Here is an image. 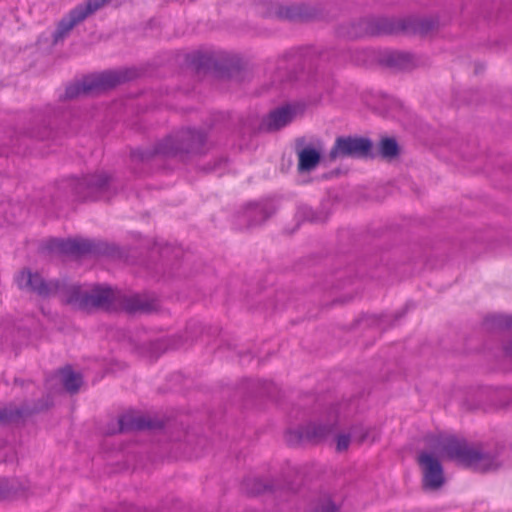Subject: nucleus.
<instances>
[{
    "label": "nucleus",
    "instance_id": "obj_23",
    "mask_svg": "<svg viewBox=\"0 0 512 512\" xmlns=\"http://www.w3.org/2000/svg\"><path fill=\"white\" fill-rule=\"evenodd\" d=\"M351 437L350 433H339L335 436V450L337 453H344L349 449Z\"/></svg>",
    "mask_w": 512,
    "mask_h": 512
},
{
    "label": "nucleus",
    "instance_id": "obj_33",
    "mask_svg": "<svg viewBox=\"0 0 512 512\" xmlns=\"http://www.w3.org/2000/svg\"><path fill=\"white\" fill-rule=\"evenodd\" d=\"M505 352L512 356V341L505 346Z\"/></svg>",
    "mask_w": 512,
    "mask_h": 512
},
{
    "label": "nucleus",
    "instance_id": "obj_11",
    "mask_svg": "<svg viewBox=\"0 0 512 512\" xmlns=\"http://www.w3.org/2000/svg\"><path fill=\"white\" fill-rule=\"evenodd\" d=\"M305 140L298 138L295 141V149L298 156V171L308 173L314 170L320 162V152L311 147H304Z\"/></svg>",
    "mask_w": 512,
    "mask_h": 512
},
{
    "label": "nucleus",
    "instance_id": "obj_8",
    "mask_svg": "<svg viewBox=\"0 0 512 512\" xmlns=\"http://www.w3.org/2000/svg\"><path fill=\"white\" fill-rule=\"evenodd\" d=\"M108 182L109 178L101 173L85 176L83 179L75 181L73 187L79 197L86 199L105 191Z\"/></svg>",
    "mask_w": 512,
    "mask_h": 512
},
{
    "label": "nucleus",
    "instance_id": "obj_2",
    "mask_svg": "<svg viewBox=\"0 0 512 512\" xmlns=\"http://www.w3.org/2000/svg\"><path fill=\"white\" fill-rule=\"evenodd\" d=\"M205 141L206 137L202 132L189 128L182 129L161 140L153 151H134L132 157L147 160L153 155H163L185 159L190 154L199 153Z\"/></svg>",
    "mask_w": 512,
    "mask_h": 512
},
{
    "label": "nucleus",
    "instance_id": "obj_18",
    "mask_svg": "<svg viewBox=\"0 0 512 512\" xmlns=\"http://www.w3.org/2000/svg\"><path fill=\"white\" fill-rule=\"evenodd\" d=\"M384 62L388 67L398 70L409 69L414 66L413 56L405 52H392L385 57Z\"/></svg>",
    "mask_w": 512,
    "mask_h": 512
},
{
    "label": "nucleus",
    "instance_id": "obj_22",
    "mask_svg": "<svg viewBox=\"0 0 512 512\" xmlns=\"http://www.w3.org/2000/svg\"><path fill=\"white\" fill-rule=\"evenodd\" d=\"M23 413L22 410L12 407L0 409V424L15 421L22 417Z\"/></svg>",
    "mask_w": 512,
    "mask_h": 512
},
{
    "label": "nucleus",
    "instance_id": "obj_26",
    "mask_svg": "<svg viewBox=\"0 0 512 512\" xmlns=\"http://www.w3.org/2000/svg\"><path fill=\"white\" fill-rule=\"evenodd\" d=\"M244 485L246 490L252 494H259L267 489V485L259 479H249Z\"/></svg>",
    "mask_w": 512,
    "mask_h": 512
},
{
    "label": "nucleus",
    "instance_id": "obj_5",
    "mask_svg": "<svg viewBox=\"0 0 512 512\" xmlns=\"http://www.w3.org/2000/svg\"><path fill=\"white\" fill-rule=\"evenodd\" d=\"M373 143L369 138L359 136H340L329 154L322 157V164L336 160L339 157L368 158L373 157Z\"/></svg>",
    "mask_w": 512,
    "mask_h": 512
},
{
    "label": "nucleus",
    "instance_id": "obj_30",
    "mask_svg": "<svg viewBox=\"0 0 512 512\" xmlns=\"http://www.w3.org/2000/svg\"><path fill=\"white\" fill-rule=\"evenodd\" d=\"M245 66H246V63L244 61H242L240 58L234 57L231 59V64L229 66V70L232 74L235 71H240V70L244 69Z\"/></svg>",
    "mask_w": 512,
    "mask_h": 512
},
{
    "label": "nucleus",
    "instance_id": "obj_28",
    "mask_svg": "<svg viewBox=\"0 0 512 512\" xmlns=\"http://www.w3.org/2000/svg\"><path fill=\"white\" fill-rule=\"evenodd\" d=\"M297 216L301 220L315 221L317 219V213L313 211L309 206L302 205L299 207Z\"/></svg>",
    "mask_w": 512,
    "mask_h": 512
},
{
    "label": "nucleus",
    "instance_id": "obj_7",
    "mask_svg": "<svg viewBox=\"0 0 512 512\" xmlns=\"http://www.w3.org/2000/svg\"><path fill=\"white\" fill-rule=\"evenodd\" d=\"M135 75L133 70L106 71L85 77L81 81V87L84 94L99 93L131 80Z\"/></svg>",
    "mask_w": 512,
    "mask_h": 512
},
{
    "label": "nucleus",
    "instance_id": "obj_25",
    "mask_svg": "<svg viewBox=\"0 0 512 512\" xmlns=\"http://www.w3.org/2000/svg\"><path fill=\"white\" fill-rule=\"evenodd\" d=\"M342 502L335 501L330 495L322 497V512H341Z\"/></svg>",
    "mask_w": 512,
    "mask_h": 512
},
{
    "label": "nucleus",
    "instance_id": "obj_10",
    "mask_svg": "<svg viewBox=\"0 0 512 512\" xmlns=\"http://www.w3.org/2000/svg\"><path fill=\"white\" fill-rule=\"evenodd\" d=\"M294 116L295 109L292 106L287 105L277 108L263 119L260 128L267 132L277 131L290 123Z\"/></svg>",
    "mask_w": 512,
    "mask_h": 512
},
{
    "label": "nucleus",
    "instance_id": "obj_20",
    "mask_svg": "<svg viewBox=\"0 0 512 512\" xmlns=\"http://www.w3.org/2000/svg\"><path fill=\"white\" fill-rule=\"evenodd\" d=\"M400 148L394 138H383L379 143V154L382 158L392 160L398 157Z\"/></svg>",
    "mask_w": 512,
    "mask_h": 512
},
{
    "label": "nucleus",
    "instance_id": "obj_1",
    "mask_svg": "<svg viewBox=\"0 0 512 512\" xmlns=\"http://www.w3.org/2000/svg\"><path fill=\"white\" fill-rule=\"evenodd\" d=\"M432 451L419 453L417 461L423 474V487L429 490L441 488L445 482L444 471L435 452L444 458L479 472L495 470V458L485 452L480 444H472L452 435H432L427 438Z\"/></svg>",
    "mask_w": 512,
    "mask_h": 512
},
{
    "label": "nucleus",
    "instance_id": "obj_19",
    "mask_svg": "<svg viewBox=\"0 0 512 512\" xmlns=\"http://www.w3.org/2000/svg\"><path fill=\"white\" fill-rule=\"evenodd\" d=\"M60 373L65 389L70 393H76L82 384L81 375L73 372L70 367L63 368Z\"/></svg>",
    "mask_w": 512,
    "mask_h": 512
},
{
    "label": "nucleus",
    "instance_id": "obj_21",
    "mask_svg": "<svg viewBox=\"0 0 512 512\" xmlns=\"http://www.w3.org/2000/svg\"><path fill=\"white\" fill-rule=\"evenodd\" d=\"M111 0H87L85 4L78 5L76 7L80 14L85 15V19L108 4Z\"/></svg>",
    "mask_w": 512,
    "mask_h": 512
},
{
    "label": "nucleus",
    "instance_id": "obj_16",
    "mask_svg": "<svg viewBox=\"0 0 512 512\" xmlns=\"http://www.w3.org/2000/svg\"><path fill=\"white\" fill-rule=\"evenodd\" d=\"M123 305L128 312L143 313L154 312L159 307L156 299L147 298L139 295L126 298L123 302Z\"/></svg>",
    "mask_w": 512,
    "mask_h": 512
},
{
    "label": "nucleus",
    "instance_id": "obj_13",
    "mask_svg": "<svg viewBox=\"0 0 512 512\" xmlns=\"http://www.w3.org/2000/svg\"><path fill=\"white\" fill-rule=\"evenodd\" d=\"M50 249L57 250L61 253L71 255H84L90 253L93 249L91 242L87 240L68 239V240H52Z\"/></svg>",
    "mask_w": 512,
    "mask_h": 512
},
{
    "label": "nucleus",
    "instance_id": "obj_15",
    "mask_svg": "<svg viewBox=\"0 0 512 512\" xmlns=\"http://www.w3.org/2000/svg\"><path fill=\"white\" fill-rule=\"evenodd\" d=\"M80 13L81 12L74 8L66 17L60 20L55 32L53 33L54 44L62 41L78 23L85 20V15Z\"/></svg>",
    "mask_w": 512,
    "mask_h": 512
},
{
    "label": "nucleus",
    "instance_id": "obj_31",
    "mask_svg": "<svg viewBox=\"0 0 512 512\" xmlns=\"http://www.w3.org/2000/svg\"><path fill=\"white\" fill-rule=\"evenodd\" d=\"M501 324L506 328H512V315L503 317Z\"/></svg>",
    "mask_w": 512,
    "mask_h": 512
},
{
    "label": "nucleus",
    "instance_id": "obj_32",
    "mask_svg": "<svg viewBox=\"0 0 512 512\" xmlns=\"http://www.w3.org/2000/svg\"><path fill=\"white\" fill-rule=\"evenodd\" d=\"M32 136L40 138V139H44L46 137V133L40 132V131L39 132H33Z\"/></svg>",
    "mask_w": 512,
    "mask_h": 512
},
{
    "label": "nucleus",
    "instance_id": "obj_14",
    "mask_svg": "<svg viewBox=\"0 0 512 512\" xmlns=\"http://www.w3.org/2000/svg\"><path fill=\"white\" fill-rule=\"evenodd\" d=\"M403 34L427 35L437 27V22L430 18L404 17Z\"/></svg>",
    "mask_w": 512,
    "mask_h": 512
},
{
    "label": "nucleus",
    "instance_id": "obj_34",
    "mask_svg": "<svg viewBox=\"0 0 512 512\" xmlns=\"http://www.w3.org/2000/svg\"><path fill=\"white\" fill-rule=\"evenodd\" d=\"M222 163V160H219L217 163H215V165L210 168V170H215L217 168V165L221 164Z\"/></svg>",
    "mask_w": 512,
    "mask_h": 512
},
{
    "label": "nucleus",
    "instance_id": "obj_27",
    "mask_svg": "<svg viewBox=\"0 0 512 512\" xmlns=\"http://www.w3.org/2000/svg\"><path fill=\"white\" fill-rule=\"evenodd\" d=\"M249 214L255 217L254 224L265 221L271 213H268L262 206L255 205L249 210Z\"/></svg>",
    "mask_w": 512,
    "mask_h": 512
},
{
    "label": "nucleus",
    "instance_id": "obj_6",
    "mask_svg": "<svg viewBox=\"0 0 512 512\" xmlns=\"http://www.w3.org/2000/svg\"><path fill=\"white\" fill-rule=\"evenodd\" d=\"M19 288L38 294L41 297L58 296L63 302V292L68 282L66 280L46 281L39 273L24 269L17 277Z\"/></svg>",
    "mask_w": 512,
    "mask_h": 512
},
{
    "label": "nucleus",
    "instance_id": "obj_24",
    "mask_svg": "<svg viewBox=\"0 0 512 512\" xmlns=\"http://www.w3.org/2000/svg\"><path fill=\"white\" fill-rule=\"evenodd\" d=\"M370 429L362 424H355L350 428V434L359 444L363 443L369 436Z\"/></svg>",
    "mask_w": 512,
    "mask_h": 512
},
{
    "label": "nucleus",
    "instance_id": "obj_3",
    "mask_svg": "<svg viewBox=\"0 0 512 512\" xmlns=\"http://www.w3.org/2000/svg\"><path fill=\"white\" fill-rule=\"evenodd\" d=\"M115 300V293L108 287H95L90 292L83 291L81 286L68 283L63 292V303L74 309L91 311L108 308Z\"/></svg>",
    "mask_w": 512,
    "mask_h": 512
},
{
    "label": "nucleus",
    "instance_id": "obj_12",
    "mask_svg": "<svg viewBox=\"0 0 512 512\" xmlns=\"http://www.w3.org/2000/svg\"><path fill=\"white\" fill-rule=\"evenodd\" d=\"M319 425L317 422H309L297 429L288 430L285 434V440L289 445H299L309 442H318Z\"/></svg>",
    "mask_w": 512,
    "mask_h": 512
},
{
    "label": "nucleus",
    "instance_id": "obj_9",
    "mask_svg": "<svg viewBox=\"0 0 512 512\" xmlns=\"http://www.w3.org/2000/svg\"><path fill=\"white\" fill-rule=\"evenodd\" d=\"M275 14L277 17L289 21H308L316 17L317 9L307 4H292L278 6Z\"/></svg>",
    "mask_w": 512,
    "mask_h": 512
},
{
    "label": "nucleus",
    "instance_id": "obj_17",
    "mask_svg": "<svg viewBox=\"0 0 512 512\" xmlns=\"http://www.w3.org/2000/svg\"><path fill=\"white\" fill-rule=\"evenodd\" d=\"M119 431L127 432L132 430H143L151 428V422L146 420L142 416L135 415L133 413H127L119 418Z\"/></svg>",
    "mask_w": 512,
    "mask_h": 512
},
{
    "label": "nucleus",
    "instance_id": "obj_29",
    "mask_svg": "<svg viewBox=\"0 0 512 512\" xmlns=\"http://www.w3.org/2000/svg\"><path fill=\"white\" fill-rule=\"evenodd\" d=\"M81 94H84L83 93V90H82V87H81V82L80 83H75V84H72L70 86H68L66 88V91H65V98L67 99H72V98H75Z\"/></svg>",
    "mask_w": 512,
    "mask_h": 512
},
{
    "label": "nucleus",
    "instance_id": "obj_4",
    "mask_svg": "<svg viewBox=\"0 0 512 512\" xmlns=\"http://www.w3.org/2000/svg\"><path fill=\"white\" fill-rule=\"evenodd\" d=\"M403 18L368 17L351 23L346 34L351 38L403 33Z\"/></svg>",
    "mask_w": 512,
    "mask_h": 512
},
{
    "label": "nucleus",
    "instance_id": "obj_35",
    "mask_svg": "<svg viewBox=\"0 0 512 512\" xmlns=\"http://www.w3.org/2000/svg\"><path fill=\"white\" fill-rule=\"evenodd\" d=\"M181 344H182V343H173V344L171 345V347H172V348H177V347H179Z\"/></svg>",
    "mask_w": 512,
    "mask_h": 512
}]
</instances>
